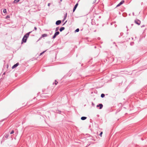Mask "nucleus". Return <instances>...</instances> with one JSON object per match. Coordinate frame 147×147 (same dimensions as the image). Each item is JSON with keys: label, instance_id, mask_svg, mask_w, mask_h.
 I'll use <instances>...</instances> for the list:
<instances>
[{"label": "nucleus", "instance_id": "34", "mask_svg": "<svg viewBox=\"0 0 147 147\" xmlns=\"http://www.w3.org/2000/svg\"><path fill=\"white\" fill-rule=\"evenodd\" d=\"M133 25V24H131V26H132Z\"/></svg>", "mask_w": 147, "mask_h": 147}, {"label": "nucleus", "instance_id": "36", "mask_svg": "<svg viewBox=\"0 0 147 147\" xmlns=\"http://www.w3.org/2000/svg\"><path fill=\"white\" fill-rule=\"evenodd\" d=\"M123 17H124V16L123 15Z\"/></svg>", "mask_w": 147, "mask_h": 147}, {"label": "nucleus", "instance_id": "27", "mask_svg": "<svg viewBox=\"0 0 147 147\" xmlns=\"http://www.w3.org/2000/svg\"><path fill=\"white\" fill-rule=\"evenodd\" d=\"M55 84L56 85L57 84V83H58V82H57V81L56 80H55Z\"/></svg>", "mask_w": 147, "mask_h": 147}, {"label": "nucleus", "instance_id": "37", "mask_svg": "<svg viewBox=\"0 0 147 147\" xmlns=\"http://www.w3.org/2000/svg\"><path fill=\"white\" fill-rule=\"evenodd\" d=\"M123 17H124V16L123 15Z\"/></svg>", "mask_w": 147, "mask_h": 147}, {"label": "nucleus", "instance_id": "41", "mask_svg": "<svg viewBox=\"0 0 147 147\" xmlns=\"http://www.w3.org/2000/svg\"><path fill=\"white\" fill-rule=\"evenodd\" d=\"M126 28H127V26H126Z\"/></svg>", "mask_w": 147, "mask_h": 147}, {"label": "nucleus", "instance_id": "40", "mask_svg": "<svg viewBox=\"0 0 147 147\" xmlns=\"http://www.w3.org/2000/svg\"><path fill=\"white\" fill-rule=\"evenodd\" d=\"M61 1H62V0H60Z\"/></svg>", "mask_w": 147, "mask_h": 147}, {"label": "nucleus", "instance_id": "6", "mask_svg": "<svg viewBox=\"0 0 147 147\" xmlns=\"http://www.w3.org/2000/svg\"><path fill=\"white\" fill-rule=\"evenodd\" d=\"M103 105L102 104H99L98 105H97L96 107H99V109H101L103 107Z\"/></svg>", "mask_w": 147, "mask_h": 147}, {"label": "nucleus", "instance_id": "25", "mask_svg": "<svg viewBox=\"0 0 147 147\" xmlns=\"http://www.w3.org/2000/svg\"><path fill=\"white\" fill-rule=\"evenodd\" d=\"M10 18V16H7L6 17V18Z\"/></svg>", "mask_w": 147, "mask_h": 147}, {"label": "nucleus", "instance_id": "39", "mask_svg": "<svg viewBox=\"0 0 147 147\" xmlns=\"http://www.w3.org/2000/svg\"><path fill=\"white\" fill-rule=\"evenodd\" d=\"M133 15H134V13H133Z\"/></svg>", "mask_w": 147, "mask_h": 147}, {"label": "nucleus", "instance_id": "35", "mask_svg": "<svg viewBox=\"0 0 147 147\" xmlns=\"http://www.w3.org/2000/svg\"><path fill=\"white\" fill-rule=\"evenodd\" d=\"M123 17H124V16L123 15Z\"/></svg>", "mask_w": 147, "mask_h": 147}, {"label": "nucleus", "instance_id": "7", "mask_svg": "<svg viewBox=\"0 0 147 147\" xmlns=\"http://www.w3.org/2000/svg\"><path fill=\"white\" fill-rule=\"evenodd\" d=\"M61 22V20H58L55 23V24L57 25H59Z\"/></svg>", "mask_w": 147, "mask_h": 147}, {"label": "nucleus", "instance_id": "20", "mask_svg": "<svg viewBox=\"0 0 147 147\" xmlns=\"http://www.w3.org/2000/svg\"><path fill=\"white\" fill-rule=\"evenodd\" d=\"M123 34V33L122 32L120 33V35L119 36V37H120L121 36H122Z\"/></svg>", "mask_w": 147, "mask_h": 147}, {"label": "nucleus", "instance_id": "1", "mask_svg": "<svg viewBox=\"0 0 147 147\" xmlns=\"http://www.w3.org/2000/svg\"><path fill=\"white\" fill-rule=\"evenodd\" d=\"M60 33L59 32H55L54 34V35L52 37V38L53 39H55L57 36Z\"/></svg>", "mask_w": 147, "mask_h": 147}, {"label": "nucleus", "instance_id": "21", "mask_svg": "<svg viewBox=\"0 0 147 147\" xmlns=\"http://www.w3.org/2000/svg\"><path fill=\"white\" fill-rule=\"evenodd\" d=\"M134 43L133 42H131L130 43V45L131 46L133 45H134Z\"/></svg>", "mask_w": 147, "mask_h": 147}, {"label": "nucleus", "instance_id": "26", "mask_svg": "<svg viewBox=\"0 0 147 147\" xmlns=\"http://www.w3.org/2000/svg\"><path fill=\"white\" fill-rule=\"evenodd\" d=\"M102 131L100 133V134H99V135L100 136H102Z\"/></svg>", "mask_w": 147, "mask_h": 147}, {"label": "nucleus", "instance_id": "32", "mask_svg": "<svg viewBox=\"0 0 147 147\" xmlns=\"http://www.w3.org/2000/svg\"><path fill=\"white\" fill-rule=\"evenodd\" d=\"M145 26L144 25H143L142 26H141V27H144Z\"/></svg>", "mask_w": 147, "mask_h": 147}, {"label": "nucleus", "instance_id": "17", "mask_svg": "<svg viewBox=\"0 0 147 147\" xmlns=\"http://www.w3.org/2000/svg\"><path fill=\"white\" fill-rule=\"evenodd\" d=\"M3 12L4 13H6L7 12V11H6V10L5 9H3Z\"/></svg>", "mask_w": 147, "mask_h": 147}, {"label": "nucleus", "instance_id": "23", "mask_svg": "<svg viewBox=\"0 0 147 147\" xmlns=\"http://www.w3.org/2000/svg\"><path fill=\"white\" fill-rule=\"evenodd\" d=\"M14 133V131L13 130L10 132V134H13Z\"/></svg>", "mask_w": 147, "mask_h": 147}, {"label": "nucleus", "instance_id": "22", "mask_svg": "<svg viewBox=\"0 0 147 147\" xmlns=\"http://www.w3.org/2000/svg\"><path fill=\"white\" fill-rule=\"evenodd\" d=\"M46 51H43V52H42L40 54V55H41L42 54H43Z\"/></svg>", "mask_w": 147, "mask_h": 147}, {"label": "nucleus", "instance_id": "12", "mask_svg": "<svg viewBox=\"0 0 147 147\" xmlns=\"http://www.w3.org/2000/svg\"><path fill=\"white\" fill-rule=\"evenodd\" d=\"M65 29L64 27H61L59 29V31L60 32H61L63 30Z\"/></svg>", "mask_w": 147, "mask_h": 147}, {"label": "nucleus", "instance_id": "15", "mask_svg": "<svg viewBox=\"0 0 147 147\" xmlns=\"http://www.w3.org/2000/svg\"><path fill=\"white\" fill-rule=\"evenodd\" d=\"M59 27H57L56 28V29H55V32H58V30H59Z\"/></svg>", "mask_w": 147, "mask_h": 147}, {"label": "nucleus", "instance_id": "14", "mask_svg": "<svg viewBox=\"0 0 147 147\" xmlns=\"http://www.w3.org/2000/svg\"><path fill=\"white\" fill-rule=\"evenodd\" d=\"M4 136H5V138H7L9 137V135L8 134H5L4 135Z\"/></svg>", "mask_w": 147, "mask_h": 147}, {"label": "nucleus", "instance_id": "42", "mask_svg": "<svg viewBox=\"0 0 147 147\" xmlns=\"http://www.w3.org/2000/svg\"><path fill=\"white\" fill-rule=\"evenodd\" d=\"M95 47V48H96V46H95V47Z\"/></svg>", "mask_w": 147, "mask_h": 147}, {"label": "nucleus", "instance_id": "24", "mask_svg": "<svg viewBox=\"0 0 147 147\" xmlns=\"http://www.w3.org/2000/svg\"><path fill=\"white\" fill-rule=\"evenodd\" d=\"M61 113V111H60L58 110V112H57V113H59V114H60V113Z\"/></svg>", "mask_w": 147, "mask_h": 147}, {"label": "nucleus", "instance_id": "8", "mask_svg": "<svg viewBox=\"0 0 147 147\" xmlns=\"http://www.w3.org/2000/svg\"><path fill=\"white\" fill-rule=\"evenodd\" d=\"M19 63H17L16 64H14L12 67V68L13 69H14V68H16V67H17L19 65Z\"/></svg>", "mask_w": 147, "mask_h": 147}, {"label": "nucleus", "instance_id": "11", "mask_svg": "<svg viewBox=\"0 0 147 147\" xmlns=\"http://www.w3.org/2000/svg\"><path fill=\"white\" fill-rule=\"evenodd\" d=\"M87 119V117H84V116H83V117H82L81 118V120H85V119Z\"/></svg>", "mask_w": 147, "mask_h": 147}, {"label": "nucleus", "instance_id": "38", "mask_svg": "<svg viewBox=\"0 0 147 147\" xmlns=\"http://www.w3.org/2000/svg\"><path fill=\"white\" fill-rule=\"evenodd\" d=\"M123 17H124V16L123 15Z\"/></svg>", "mask_w": 147, "mask_h": 147}, {"label": "nucleus", "instance_id": "10", "mask_svg": "<svg viewBox=\"0 0 147 147\" xmlns=\"http://www.w3.org/2000/svg\"><path fill=\"white\" fill-rule=\"evenodd\" d=\"M27 40V38L23 37L22 39V43H23V42H24V43L26 42Z\"/></svg>", "mask_w": 147, "mask_h": 147}, {"label": "nucleus", "instance_id": "2", "mask_svg": "<svg viewBox=\"0 0 147 147\" xmlns=\"http://www.w3.org/2000/svg\"><path fill=\"white\" fill-rule=\"evenodd\" d=\"M32 32V31L30 32H28L26 34H25L24 36V37L27 39L28 37L30 34Z\"/></svg>", "mask_w": 147, "mask_h": 147}, {"label": "nucleus", "instance_id": "19", "mask_svg": "<svg viewBox=\"0 0 147 147\" xmlns=\"http://www.w3.org/2000/svg\"><path fill=\"white\" fill-rule=\"evenodd\" d=\"M67 13H66V16H65L64 17V18H63V21L64 20H65L66 18V17H67Z\"/></svg>", "mask_w": 147, "mask_h": 147}, {"label": "nucleus", "instance_id": "31", "mask_svg": "<svg viewBox=\"0 0 147 147\" xmlns=\"http://www.w3.org/2000/svg\"><path fill=\"white\" fill-rule=\"evenodd\" d=\"M51 4L50 3H49L48 4V6H49Z\"/></svg>", "mask_w": 147, "mask_h": 147}, {"label": "nucleus", "instance_id": "29", "mask_svg": "<svg viewBox=\"0 0 147 147\" xmlns=\"http://www.w3.org/2000/svg\"><path fill=\"white\" fill-rule=\"evenodd\" d=\"M96 0H94V1H93V3H95L96 2Z\"/></svg>", "mask_w": 147, "mask_h": 147}, {"label": "nucleus", "instance_id": "30", "mask_svg": "<svg viewBox=\"0 0 147 147\" xmlns=\"http://www.w3.org/2000/svg\"><path fill=\"white\" fill-rule=\"evenodd\" d=\"M67 22V21H66L64 23V24H63V26L64 24H65L66 23V22Z\"/></svg>", "mask_w": 147, "mask_h": 147}, {"label": "nucleus", "instance_id": "5", "mask_svg": "<svg viewBox=\"0 0 147 147\" xmlns=\"http://www.w3.org/2000/svg\"><path fill=\"white\" fill-rule=\"evenodd\" d=\"M47 36V34H44L42 35L41 37L39 38L38 40L40 39L41 38L43 37H46Z\"/></svg>", "mask_w": 147, "mask_h": 147}, {"label": "nucleus", "instance_id": "9", "mask_svg": "<svg viewBox=\"0 0 147 147\" xmlns=\"http://www.w3.org/2000/svg\"><path fill=\"white\" fill-rule=\"evenodd\" d=\"M78 3H77L74 6V8L73 9V12H74L75 10H76V8H77L78 6Z\"/></svg>", "mask_w": 147, "mask_h": 147}, {"label": "nucleus", "instance_id": "4", "mask_svg": "<svg viewBox=\"0 0 147 147\" xmlns=\"http://www.w3.org/2000/svg\"><path fill=\"white\" fill-rule=\"evenodd\" d=\"M124 2V0L121 1L117 6L116 7H118L122 4Z\"/></svg>", "mask_w": 147, "mask_h": 147}, {"label": "nucleus", "instance_id": "18", "mask_svg": "<svg viewBox=\"0 0 147 147\" xmlns=\"http://www.w3.org/2000/svg\"><path fill=\"white\" fill-rule=\"evenodd\" d=\"M79 31V28H77L75 31V32H78Z\"/></svg>", "mask_w": 147, "mask_h": 147}, {"label": "nucleus", "instance_id": "16", "mask_svg": "<svg viewBox=\"0 0 147 147\" xmlns=\"http://www.w3.org/2000/svg\"><path fill=\"white\" fill-rule=\"evenodd\" d=\"M105 96V94H102L101 95V97L103 98H104Z\"/></svg>", "mask_w": 147, "mask_h": 147}, {"label": "nucleus", "instance_id": "33", "mask_svg": "<svg viewBox=\"0 0 147 147\" xmlns=\"http://www.w3.org/2000/svg\"><path fill=\"white\" fill-rule=\"evenodd\" d=\"M52 31L51 32V33H50V35H51L52 34Z\"/></svg>", "mask_w": 147, "mask_h": 147}, {"label": "nucleus", "instance_id": "13", "mask_svg": "<svg viewBox=\"0 0 147 147\" xmlns=\"http://www.w3.org/2000/svg\"><path fill=\"white\" fill-rule=\"evenodd\" d=\"M20 0H14L13 3H16L19 2Z\"/></svg>", "mask_w": 147, "mask_h": 147}, {"label": "nucleus", "instance_id": "28", "mask_svg": "<svg viewBox=\"0 0 147 147\" xmlns=\"http://www.w3.org/2000/svg\"><path fill=\"white\" fill-rule=\"evenodd\" d=\"M34 30H37V28H36V27H34Z\"/></svg>", "mask_w": 147, "mask_h": 147}, {"label": "nucleus", "instance_id": "3", "mask_svg": "<svg viewBox=\"0 0 147 147\" xmlns=\"http://www.w3.org/2000/svg\"><path fill=\"white\" fill-rule=\"evenodd\" d=\"M135 22L138 25H140L141 23V21L139 20H136L135 21Z\"/></svg>", "mask_w": 147, "mask_h": 147}]
</instances>
